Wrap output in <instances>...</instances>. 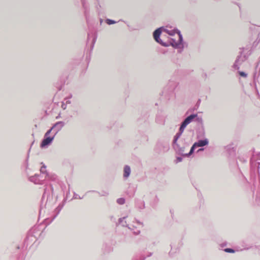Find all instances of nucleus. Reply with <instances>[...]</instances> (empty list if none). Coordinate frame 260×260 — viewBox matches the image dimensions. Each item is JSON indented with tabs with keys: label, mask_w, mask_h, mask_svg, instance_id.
Instances as JSON below:
<instances>
[{
	"label": "nucleus",
	"mask_w": 260,
	"mask_h": 260,
	"mask_svg": "<svg viewBox=\"0 0 260 260\" xmlns=\"http://www.w3.org/2000/svg\"><path fill=\"white\" fill-rule=\"evenodd\" d=\"M130 172H131V169H130L129 167L127 166H125L124 169V174H123L124 177H127L129 175Z\"/></svg>",
	"instance_id": "obj_5"
},
{
	"label": "nucleus",
	"mask_w": 260,
	"mask_h": 260,
	"mask_svg": "<svg viewBox=\"0 0 260 260\" xmlns=\"http://www.w3.org/2000/svg\"><path fill=\"white\" fill-rule=\"evenodd\" d=\"M197 116L196 114H192L190 116H188L184 121L182 122L184 123V125H188L189 123L191 122L193 119Z\"/></svg>",
	"instance_id": "obj_4"
},
{
	"label": "nucleus",
	"mask_w": 260,
	"mask_h": 260,
	"mask_svg": "<svg viewBox=\"0 0 260 260\" xmlns=\"http://www.w3.org/2000/svg\"><path fill=\"white\" fill-rule=\"evenodd\" d=\"M178 42H180L181 41V36L180 34V33L178 34Z\"/></svg>",
	"instance_id": "obj_10"
},
{
	"label": "nucleus",
	"mask_w": 260,
	"mask_h": 260,
	"mask_svg": "<svg viewBox=\"0 0 260 260\" xmlns=\"http://www.w3.org/2000/svg\"><path fill=\"white\" fill-rule=\"evenodd\" d=\"M52 128H51L50 129H49V131H48L45 134V137H47L51 132Z\"/></svg>",
	"instance_id": "obj_9"
},
{
	"label": "nucleus",
	"mask_w": 260,
	"mask_h": 260,
	"mask_svg": "<svg viewBox=\"0 0 260 260\" xmlns=\"http://www.w3.org/2000/svg\"><path fill=\"white\" fill-rule=\"evenodd\" d=\"M224 251L227 252H234V250L231 248H226L224 249Z\"/></svg>",
	"instance_id": "obj_8"
},
{
	"label": "nucleus",
	"mask_w": 260,
	"mask_h": 260,
	"mask_svg": "<svg viewBox=\"0 0 260 260\" xmlns=\"http://www.w3.org/2000/svg\"><path fill=\"white\" fill-rule=\"evenodd\" d=\"M208 142L207 140H200L198 142L195 143L190 149L189 154H191L193 152L194 149L196 147H202L208 144Z\"/></svg>",
	"instance_id": "obj_1"
},
{
	"label": "nucleus",
	"mask_w": 260,
	"mask_h": 260,
	"mask_svg": "<svg viewBox=\"0 0 260 260\" xmlns=\"http://www.w3.org/2000/svg\"><path fill=\"white\" fill-rule=\"evenodd\" d=\"M160 34H161V30H160V28H158L157 29H156L154 32H153V37H154V39H155V40L161 44H162V43L161 42V41L159 39V36L160 35Z\"/></svg>",
	"instance_id": "obj_2"
},
{
	"label": "nucleus",
	"mask_w": 260,
	"mask_h": 260,
	"mask_svg": "<svg viewBox=\"0 0 260 260\" xmlns=\"http://www.w3.org/2000/svg\"><path fill=\"white\" fill-rule=\"evenodd\" d=\"M108 23L109 24H113L114 23V21L111 20H108Z\"/></svg>",
	"instance_id": "obj_11"
},
{
	"label": "nucleus",
	"mask_w": 260,
	"mask_h": 260,
	"mask_svg": "<svg viewBox=\"0 0 260 260\" xmlns=\"http://www.w3.org/2000/svg\"><path fill=\"white\" fill-rule=\"evenodd\" d=\"M54 137H47L45 138L41 144V147H44L45 146L49 144L53 140Z\"/></svg>",
	"instance_id": "obj_3"
},
{
	"label": "nucleus",
	"mask_w": 260,
	"mask_h": 260,
	"mask_svg": "<svg viewBox=\"0 0 260 260\" xmlns=\"http://www.w3.org/2000/svg\"><path fill=\"white\" fill-rule=\"evenodd\" d=\"M186 126V125H184V123H182L180 127V131L181 132V133H182L184 129V128H185V127Z\"/></svg>",
	"instance_id": "obj_7"
},
{
	"label": "nucleus",
	"mask_w": 260,
	"mask_h": 260,
	"mask_svg": "<svg viewBox=\"0 0 260 260\" xmlns=\"http://www.w3.org/2000/svg\"><path fill=\"white\" fill-rule=\"evenodd\" d=\"M180 135H179L177 137H176V138L175 139L174 141L175 142H176L177 140V139L178 138V137H179Z\"/></svg>",
	"instance_id": "obj_14"
},
{
	"label": "nucleus",
	"mask_w": 260,
	"mask_h": 260,
	"mask_svg": "<svg viewBox=\"0 0 260 260\" xmlns=\"http://www.w3.org/2000/svg\"><path fill=\"white\" fill-rule=\"evenodd\" d=\"M117 202L118 204L122 205L124 203V199L123 198H120L117 200Z\"/></svg>",
	"instance_id": "obj_6"
},
{
	"label": "nucleus",
	"mask_w": 260,
	"mask_h": 260,
	"mask_svg": "<svg viewBox=\"0 0 260 260\" xmlns=\"http://www.w3.org/2000/svg\"><path fill=\"white\" fill-rule=\"evenodd\" d=\"M168 33L170 35H173L174 34V31H172L171 32H169V31H168Z\"/></svg>",
	"instance_id": "obj_13"
},
{
	"label": "nucleus",
	"mask_w": 260,
	"mask_h": 260,
	"mask_svg": "<svg viewBox=\"0 0 260 260\" xmlns=\"http://www.w3.org/2000/svg\"><path fill=\"white\" fill-rule=\"evenodd\" d=\"M240 75L241 76H243V77H245L246 76V74L244 73V72H240Z\"/></svg>",
	"instance_id": "obj_12"
}]
</instances>
